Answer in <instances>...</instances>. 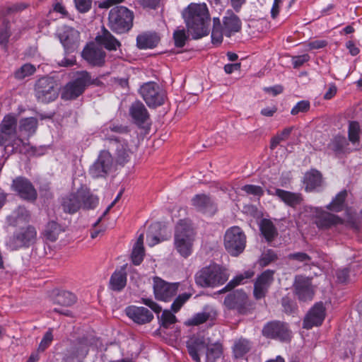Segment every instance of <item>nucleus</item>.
Here are the masks:
<instances>
[{
	"label": "nucleus",
	"instance_id": "1",
	"mask_svg": "<svg viewBox=\"0 0 362 362\" xmlns=\"http://www.w3.org/2000/svg\"><path fill=\"white\" fill-rule=\"evenodd\" d=\"M182 17L193 39H199L209 34L210 16L205 3H191L183 11Z\"/></svg>",
	"mask_w": 362,
	"mask_h": 362
},
{
	"label": "nucleus",
	"instance_id": "2",
	"mask_svg": "<svg viewBox=\"0 0 362 362\" xmlns=\"http://www.w3.org/2000/svg\"><path fill=\"white\" fill-rule=\"evenodd\" d=\"M98 204V197L83 188L78 189L75 193L66 194L61 199V206L63 211L68 214H74L81 208L94 209Z\"/></svg>",
	"mask_w": 362,
	"mask_h": 362
},
{
	"label": "nucleus",
	"instance_id": "3",
	"mask_svg": "<svg viewBox=\"0 0 362 362\" xmlns=\"http://www.w3.org/2000/svg\"><path fill=\"white\" fill-rule=\"evenodd\" d=\"M196 232L191 223L186 220H180L176 226L174 235V247L184 258L190 256L193 252Z\"/></svg>",
	"mask_w": 362,
	"mask_h": 362
},
{
	"label": "nucleus",
	"instance_id": "4",
	"mask_svg": "<svg viewBox=\"0 0 362 362\" xmlns=\"http://www.w3.org/2000/svg\"><path fill=\"white\" fill-rule=\"evenodd\" d=\"M189 354L196 362H200V355L205 354L206 362H216L222 354L221 346L212 344L207 346L204 339L197 337H191L187 341Z\"/></svg>",
	"mask_w": 362,
	"mask_h": 362
},
{
	"label": "nucleus",
	"instance_id": "5",
	"mask_svg": "<svg viewBox=\"0 0 362 362\" xmlns=\"http://www.w3.org/2000/svg\"><path fill=\"white\" fill-rule=\"evenodd\" d=\"M194 278L197 285L204 288L216 287L228 280L225 271L216 264L203 267L196 273Z\"/></svg>",
	"mask_w": 362,
	"mask_h": 362
},
{
	"label": "nucleus",
	"instance_id": "6",
	"mask_svg": "<svg viewBox=\"0 0 362 362\" xmlns=\"http://www.w3.org/2000/svg\"><path fill=\"white\" fill-rule=\"evenodd\" d=\"M101 83L98 78H92L88 71H78L76 74L75 78L64 87L62 98L64 100L76 99L83 93L87 86L90 85L98 86Z\"/></svg>",
	"mask_w": 362,
	"mask_h": 362
},
{
	"label": "nucleus",
	"instance_id": "7",
	"mask_svg": "<svg viewBox=\"0 0 362 362\" xmlns=\"http://www.w3.org/2000/svg\"><path fill=\"white\" fill-rule=\"evenodd\" d=\"M134 13L124 6L113 7L109 12L108 26L115 33L128 32L133 25Z\"/></svg>",
	"mask_w": 362,
	"mask_h": 362
},
{
	"label": "nucleus",
	"instance_id": "8",
	"mask_svg": "<svg viewBox=\"0 0 362 362\" xmlns=\"http://www.w3.org/2000/svg\"><path fill=\"white\" fill-rule=\"evenodd\" d=\"M37 230L32 226H27L16 230L6 240V247L10 250L28 248L37 240Z\"/></svg>",
	"mask_w": 362,
	"mask_h": 362
},
{
	"label": "nucleus",
	"instance_id": "9",
	"mask_svg": "<svg viewBox=\"0 0 362 362\" xmlns=\"http://www.w3.org/2000/svg\"><path fill=\"white\" fill-rule=\"evenodd\" d=\"M59 88L52 77L40 78L35 85V95L38 102L48 103L56 100Z\"/></svg>",
	"mask_w": 362,
	"mask_h": 362
},
{
	"label": "nucleus",
	"instance_id": "10",
	"mask_svg": "<svg viewBox=\"0 0 362 362\" xmlns=\"http://www.w3.org/2000/svg\"><path fill=\"white\" fill-rule=\"evenodd\" d=\"M246 245V236L238 226L228 228L224 235V246L232 256L237 257L242 253Z\"/></svg>",
	"mask_w": 362,
	"mask_h": 362
},
{
	"label": "nucleus",
	"instance_id": "11",
	"mask_svg": "<svg viewBox=\"0 0 362 362\" xmlns=\"http://www.w3.org/2000/svg\"><path fill=\"white\" fill-rule=\"evenodd\" d=\"M139 93L149 107L162 105L166 98L165 90L153 81L144 83L139 89Z\"/></svg>",
	"mask_w": 362,
	"mask_h": 362
},
{
	"label": "nucleus",
	"instance_id": "12",
	"mask_svg": "<svg viewBox=\"0 0 362 362\" xmlns=\"http://www.w3.org/2000/svg\"><path fill=\"white\" fill-rule=\"evenodd\" d=\"M107 146L112 151L116 161L119 164L127 163L132 154V151L127 140L115 136L107 137Z\"/></svg>",
	"mask_w": 362,
	"mask_h": 362
},
{
	"label": "nucleus",
	"instance_id": "13",
	"mask_svg": "<svg viewBox=\"0 0 362 362\" xmlns=\"http://www.w3.org/2000/svg\"><path fill=\"white\" fill-rule=\"evenodd\" d=\"M58 37L66 52H73L78 47L80 33L69 26H62L57 33Z\"/></svg>",
	"mask_w": 362,
	"mask_h": 362
},
{
	"label": "nucleus",
	"instance_id": "14",
	"mask_svg": "<svg viewBox=\"0 0 362 362\" xmlns=\"http://www.w3.org/2000/svg\"><path fill=\"white\" fill-rule=\"evenodd\" d=\"M179 284H170L159 277L153 278V293L158 300L168 301L177 292Z\"/></svg>",
	"mask_w": 362,
	"mask_h": 362
},
{
	"label": "nucleus",
	"instance_id": "15",
	"mask_svg": "<svg viewBox=\"0 0 362 362\" xmlns=\"http://www.w3.org/2000/svg\"><path fill=\"white\" fill-rule=\"evenodd\" d=\"M262 334L267 337L287 341L291 339V332L286 324L279 321L268 322L262 329Z\"/></svg>",
	"mask_w": 362,
	"mask_h": 362
},
{
	"label": "nucleus",
	"instance_id": "16",
	"mask_svg": "<svg viewBox=\"0 0 362 362\" xmlns=\"http://www.w3.org/2000/svg\"><path fill=\"white\" fill-rule=\"evenodd\" d=\"M11 189L25 200L35 201L37 199V193L34 186L23 177H18L13 180Z\"/></svg>",
	"mask_w": 362,
	"mask_h": 362
},
{
	"label": "nucleus",
	"instance_id": "17",
	"mask_svg": "<svg viewBox=\"0 0 362 362\" xmlns=\"http://www.w3.org/2000/svg\"><path fill=\"white\" fill-rule=\"evenodd\" d=\"M224 304L228 308L236 310L241 314H245L250 305L247 296L243 290H236L228 294L225 298Z\"/></svg>",
	"mask_w": 362,
	"mask_h": 362
},
{
	"label": "nucleus",
	"instance_id": "18",
	"mask_svg": "<svg viewBox=\"0 0 362 362\" xmlns=\"http://www.w3.org/2000/svg\"><path fill=\"white\" fill-rule=\"evenodd\" d=\"M112 156L108 151H100L97 160L90 166L89 173L93 177H104L112 165Z\"/></svg>",
	"mask_w": 362,
	"mask_h": 362
},
{
	"label": "nucleus",
	"instance_id": "19",
	"mask_svg": "<svg viewBox=\"0 0 362 362\" xmlns=\"http://www.w3.org/2000/svg\"><path fill=\"white\" fill-rule=\"evenodd\" d=\"M274 274L273 270L267 269L257 276L254 284L253 291L255 299H262L266 296L269 288L274 282Z\"/></svg>",
	"mask_w": 362,
	"mask_h": 362
},
{
	"label": "nucleus",
	"instance_id": "20",
	"mask_svg": "<svg viewBox=\"0 0 362 362\" xmlns=\"http://www.w3.org/2000/svg\"><path fill=\"white\" fill-rule=\"evenodd\" d=\"M82 57L90 65L102 66L105 64L106 54L102 48L92 43L84 47Z\"/></svg>",
	"mask_w": 362,
	"mask_h": 362
},
{
	"label": "nucleus",
	"instance_id": "21",
	"mask_svg": "<svg viewBox=\"0 0 362 362\" xmlns=\"http://www.w3.org/2000/svg\"><path fill=\"white\" fill-rule=\"evenodd\" d=\"M325 317V308L322 302L316 303L303 320V328L311 329L320 325Z\"/></svg>",
	"mask_w": 362,
	"mask_h": 362
},
{
	"label": "nucleus",
	"instance_id": "22",
	"mask_svg": "<svg viewBox=\"0 0 362 362\" xmlns=\"http://www.w3.org/2000/svg\"><path fill=\"white\" fill-rule=\"evenodd\" d=\"M294 288L296 294L300 300L306 301L313 299L314 296V289L312 285L311 279L297 276L295 279Z\"/></svg>",
	"mask_w": 362,
	"mask_h": 362
},
{
	"label": "nucleus",
	"instance_id": "23",
	"mask_svg": "<svg viewBox=\"0 0 362 362\" xmlns=\"http://www.w3.org/2000/svg\"><path fill=\"white\" fill-rule=\"evenodd\" d=\"M92 344L87 337L79 339L77 344L71 349L70 353L65 356L66 362H82L87 356L89 346Z\"/></svg>",
	"mask_w": 362,
	"mask_h": 362
},
{
	"label": "nucleus",
	"instance_id": "24",
	"mask_svg": "<svg viewBox=\"0 0 362 362\" xmlns=\"http://www.w3.org/2000/svg\"><path fill=\"white\" fill-rule=\"evenodd\" d=\"M192 203L198 211L209 216H213L217 211L216 203L204 194L195 195L192 199Z\"/></svg>",
	"mask_w": 362,
	"mask_h": 362
},
{
	"label": "nucleus",
	"instance_id": "25",
	"mask_svg": "<svg viewBox=\"0 0 362 362\" xmlns=\"http://www.w3.org/2000/svg\"><path fill=\"white\" fill-rule=\"evenodd\" d=\"M125 313L134 322L140 325L148 323L153 318L152 313L144 307L129 306Z\"/></svg>",
	"mask_w": 362,
	"mask_h": 362
},
{
	"label": "nucleus",
	"instance_id": "26",
	"mask_svg": "<svg viewBox=\"0 0 362 362\" xmlns=\"http://www.w3.org/2000/svg\"><path fill=\"white\" fill-rule=\"evenodd\" d=\"M223 32L224 35L230 37L241 30L242 23L240 19L233 12H228L223 18Z\"/></svg>",
	"mask_w": 362,
	"mask_h": 362
},
{
	"label": "nucleus",
	"instance_id": "27",
	"mask_svg": "<svg viewBox=\"0 0 362 362\" xmlns=\"http://www.w3.org/2000/svg\"><path fill=\"white\" fill-rule=\"evenodd\" d=\"M341 222L342 220L334 214L321 209H317L316 211L315 223L320 228H328Z\"/></svg>",
	"mask_w": 362,
	"mask_h": 362
},
{
	"label": "nucleus",
	"instance_id": "28",
	"mask_svg": "<svg viewBox=\"0 0 362 362\" xmlns=\"http://www.w3.org/2000/svg\"><path fill=\"white\" fill-rule=\"evenodd\" d=\"M96 42L110 51L117 50L121 47L120 42L106 28H103L101 33L95 37Z\"/></svg>",
	"mask_w": 362,
	"mask_h": 362
},
{
	"label": "nucleus",
	"instance_id": "29",
	"mask_svg": "<svg viewBox=\"0 0 362 362\" xmlns=\"http://www.w3.org/2000/svg\"><path fill=\"white\" fill-rule=\"evenodd\" d=\"M129 115L138 125L143 124L149 119L148 110L141 101H135L132 104Z\"/></svg>",
	"mask_w": 362,
	"mask_h": 362
},
{
	"label": "nucleus",
	"instance_id": "30",
	"mask_svg": "<svg viewBox=\"0 0 362 362\" xmlns=\"http://www.w3.org/2000/svg\"><path fill=\"white\" fill-rule=\"evenodd\" d=\"M2 146L4 147L5 151L11 153L19 152L21 153H25L30 148L29 143L23 141L18 136L17 133Z\"/></svg>",
	"mask_w": 362,
	"mask_h": 362
},
{
	"label": "nucleus",
	"instance_id": "31",
	"mask_svg": "<svg viewBox=\"0 0 362 362\" xmlns=\"http://www.w3.org/2000/svg\"><path fill=\"white\" fill-rule=\"evenodd\" d=\"M275 196L291 207H296L303 201L300 193L291 192L281 189H275Z\"/></svg>",
	"mask_w": 362,
	"mask_h": 362
},
{
	"label": "nucleus",
	"instance_id": "32",
	"mask_svg": "<svg viewBox=\"0 0 362 362\" xmlns=\"http://www.w3.org/2000/svg\"><path fill=\"white\" fill-rule=\"evenodd\" d=\"M160 37L156 33H145L136 37V45L141 49H153L157 46Z\"/></svg>",
	"mask_w": 362,
	"mask_h": 362
},
{
	"label": "nucleus",
	"instance_id": "33",
	"mask_svg": "<svg viewBox=\"0 0 362 362\" xmlns=\"http://www.w3.org/2000/svg\"><path fill=\"white\" fill-rule=\"evenodd\" d=\"M322 177L321 173L316 170H312L305 173L304 177V183L305 185L306 191H313L317 187L321 186Z\"/></svg>",
	"mask_w": 362,
	"mask_h": 362
},
{
	"label": "nucleus",
	"instance_id": "34",
	"mask_svg": "<svg viewBox=\"0 0 362 362\" xmlns=\"http://www.w3.org/2000/svg\"><path fill=\"white\" fill-rule=\"evenodd\" d=\"M127 284V274L124 270L115 271L110 279V287L112 291H120Z\"/></svg>",
	"mask_w": 362,
	"mask_h": 362
},
{
	"label": "nucleus",
	"instance_id": "35",
	"mask_svg": "<svg viewBox=\"0 0 362 362\" xmlns=\"http://www.w3.org/2000/svg\"><path fill=\"white\" fill-rule=\"evenodd\" d=\"M30 221V213L23 207H18L11 216L8 217L10 225L18 226L21 223H28Z\"/></svg>",
	"mask_w": 362,
	"mask_h": 362
},
{
	"label": "nucleus",
	"instance_id": "36",
	"mask_svg": "<svg viewBox=\"0 0 362 362\" xmlns=\"http://www.w3.org/2000/svg\"><path fill=\"white\" fill-rule=\"evenodd\" d=\"M254 276V272L252 270H247L243 272V274H240L234 277L229 283L221 289L219 293H223L230 289L233 288L236 286L244 284L246 282V280L252 278Z\"/></svg>",
	"mask_w": 362,
	"mask_h": 362
},
{
	"label": "nucleus",
	"instance_id": "37",
	"mask_svg": "<svg viewBox=\"0 0 362 362\" xmlns=\"http://www.w3.org/2000/svg\"><path fill=\"white\" fill-rule=\"evenodd\" d=\"M144 234L141 233L134 244L132 253V259L134 264L139 265L141 263L144 256Z\"/></svg>",
	"mask_w": 362,
	"mask_h": 362
},
{
	"label": "nucleus",
	"instance_id": "38",
	"mask_svg": "<svg viewBox=\"0 0 362 362\" xmlns=\"http://www.w3.org/2000/svg\"><path fill=\"white\" fill-rule=\"evenodd\" d=\"M346 197L347 191L345 189L341 191L334 197L331 203L327 206V209L335 212L342 211L344 208Z\"/></svg>",
	"mask_w": 362,
	"mask_h": 362
},
{
	"label": "nucleus",
	"instance_id": "39",
	"mask_svg": "<svg viewBox=\"0 0 362 362\" xmlns=\"http://www.w3.org/2000/svg\"><path fill=\"white\" fill-rule=\"evenodd\" d=\"M76 301L75 295L69 291H63L57 293L54 303L63 306H71Z\"/></svg>",
	"mask_w": 362,
	"mask_h": 362
},
{
	"label": "nucleus",
	"instance_id": "40",
	"mask_svg": "<svg viewBox=\"0 0 362 362\" xmlns=\"http://www.w3.org/2000/svg\"><path fill=\"white\" fill-rule=\"evenodd\" d=\"M260 230L267 241H272L277 235L276 230L272 221L267 219L262 221Z\"/></svg>",
	"mask_w": 362,
	"mask_h": 362
},
{
	"label": "nucleus",
	"instance_id": "41",
	"mask_svg": "<svg viewBox=\"0 0 362 362\" xmlns=\"http://www.w3.org/2000/svg\"><path fill=\"white\" fill-rule=\"evenodd\" d=\"M11 27L8 21L4 20L0 26V47L4 49L8 47L9 37H11Z\"/></svg>",
	"mask_w": 362,
	"mask_h": 362
},
{
	"label": "nucleus",
	"instance_id": "42",
	"mask_svg": "<svg viewBox=\"0 0 362 362\" xmlns=\"http://www.w3.org/2000/svg\"><path fill=\"white\" fill-rule=\"evenodd\" d=\"M211 317V312L204 310L196 313L191 318L188 319L185 325L188 326H197L204 323Z\"/></svg>",
	"mask_w": 362,
	"mask_h": 362
},
{
	"label": "nucleus",
	"instance_id": "43",
	"mask_svg": "<svg viewBox=\"0 0 362 362\" xmlns=\"http://www.w3.org/2000/svg\"><path fill=\"white\" fill-rule=\"evenodd\" d=\"M0 131L17 132V119L11 115H7L0 123Z\"/></svg>",
	"mask_w": 362,
	"mask_h": 362
},
{
	"label": "nucleus",
	"instance_id": "44",
	"mask_svg": "<svg viewBox=\"0 0 362 362\" xmlns=\"http://www.w3.org/2000/svg\"><path fill=\"white\" fill-rule=\"evenodd\" d=\"M61 231L59 225L55 221H50L46 226L44 234L46 238L51 241H55Z\"/></svg>",
	"mask_w": 362,
	"mask_h": 362
},
{
	"label": "nucleus",
	"instance_id": "45",
	"mask_svg": "<svg viewBox=\"0 0 362 362\" xmlns=\"http://www.w3.org/2000/svg\"><path fill=\"white\" fill-rule=\"evenodd\" d=\"M294 127H288L277 133L271 139L270 148L274 149L281 141L288 139Z\"/></svg>",
	"mask_w": 362,
	"mask_h": 362
},
{
	"label": "nucleus",
	"instance_id": "46",
	"mask_svg": "<svg viewBox=\"0 0 362 362\" xmlns=\"http://www.w3.org/2000/svg\"><path fill=\"white\" fill-rule=\"evenodd\" d=\"M214 27L211 32V42L214 45H219L223 40L224 33L218 18H214L213 20Z\"/></svg>",
	"mask_w": 362,
	"mask_h": 362
},
{
	"label": "nucleus",
	"instance_id": "47",
	"mask_svg": "<svg viewBox=\"0 0 362 362\" xmlns=\"http://www.w3.org/2000/svg\"><path fill=\"white\" fill-rule=\"evenodd\" d=\"M37 127V120L34 117L25 118L21 121L20 129L24 131L30 136L33 134Z\"/></svg>",
	"mask_w": 362,
	"mask_h": 362
},
{
	"label": "nucleus",
	"instance_id": "48",
	"mask_svg": "<svg viewBox=\"0 0 362 362\" xmlns=\"http://www.w3.org/2000/svg\"><path fill=\"white\" fill-rule=\"evenodd\" d=\"M250 349V341L247 339H240L235 342L233 346V352L236 358L242 357L249 351Z\"/></svg>",
	"mask_w": 362,
	"mask_h": 362
},
{
	"label": "nucleus",
	"instance_id": "49",
	"mask_svg": "<svg viewBox=\"0 0 362 362\" xmlns=\"http://www.w3.org/2000/svg\"><path fill=\"white\" fill-rule=\"evenodd\" d=\"M348 142L344 136H336L332 140L330 146L331 148L337 153L346 152V147L348 146Z\"/></svg>",
	"mask_w": 362,
	"mask_h": 362
},
{
	"label": "nucleus",
	"instance_id": "50",
	"mask_svg": "<svg viewBox=\"0 0 362 362\" xmlns=\"http://www.w3.org/2000/svg\"><path fill=\"white\" fill-rule=\"evenodd\" d=\"M192 293H184L179 295L171 305V309L174 313L178 312L182 305L190 298Z\"/></svg>",
	"mask_w": 362,
	"mask_h": 362
},
{
	"label": "nucleus",
	"instance_id": "51",
	"mask_svg": "<svg viewBox=\"0 0 362 362\" xmlns=\"http://www.w3.org/2000/svg\"><path fill=\"white\" fill-rule=\"evenodd\" d=\"M35 71V68L33 65L25 64L15 72V77L18 79H23L26 76L33 74Z\"/></svg>",
	"mask_w": 362,
	"mask_h": 362
},
{
	"label": "nucleus",
	"instance_id": "52",
	"mask_svg": "<svg viewBox=\"0 0 362 362\" xmlns=\"http://www.w3.org/2000/svg\"><path fill=\"white\" fill-rule=\"evenodd\" d=\"M176 317L170 311L165 310L160 317L161 326L165 328H169L171 325L176 322Z\"/></svg>",
	"mask_w": 362,
	"mask_h": 362
},
{
	"label": "nucleus",
	"instance_id": "53",
	"mask_svg": "<svg viewBox=\"0 0 362 362\" xmlns=\"http://www.w3.org/2000/svg\"><path fill=\"white\" fill-rule=\"evenodd\" d=\"M360 125L357 122H351L349 125V139L352 143L359 140Z\"/></svg>",
	"mask_w": 362,
	"mask_h": 362
},
{
	"label": "nucleus",
	"instance_id": "54",
	"mask_svg": "<svg viewBox=\"0 0 362 362\" xmlns=\"http://www.w3.org/2000/svg\"><path fill=\"white\" fill-rule=\"evenodd\" d=\"M241 189L247 194H251L257 197L258 199L264 194L263 188L255 185H245L241 187Z\"/></svg>",
	"mask_w": 362,
	"mask_h": 362
},
{
	"label": "nucleus",
	"instance_id": "55",
	"mask_svg": "<svg viewBox=\"0 0 362 362\" xmlns=\"http://www.w3.org/2000/svg\"><path fill=\"white\" fill-rule=\"evenodd\" d=\"M288 258L290 260H294L305 265L309 264L311 262V257L308 254L300 252L291 253L288 255Z\"/></svg>",
	"mask_w": 362,
	"mask_h": 362
},
{
	"label": "nucleus",
	"instance_id": "56",
	"mask_svg": "<svg viewBox=\"0 0 362 362\" xmlns=\"http://www.w3.org/2000/svg\"><path fill=\"white\" fill-rule=\"evenodd\" d=\"M310 109V103L308 100L298 102L291 110V114L296 115L300 112H306Z\"/></svg>",
	"mask_w": 362,
	"mask_h": 362
},
{
	"label": "nucleus",
	"instance_id": "57",
	"mask_svg": "<svg viewBox=\"0 0 362 362\" xmlns=\"http://www.w3.org/2000/svg\"><path fill=\"white\" fill-rule=\"evenodd\" d=\"M175 45L177 47H182L185 45L187 38L184 30H176L173 34Z\"/></svg>",
	"mask_w": 362,
	"mask_h": 362
},
{
	"label": "nucleus",
	"instance_id": "58",
	"mask_svg": "<svg viewBox=\"0 0 362 362\" xmlns=\"http://www.w3.org/2000/svg\"><path fill=\"white\" fill-rule=\"evenodd\" d=\"M93 0H74L76 9L81 13H86L92 6Z\"/></svg>",
	"mask_w": 362,
	"mask_h": 362
},
{
	"label": "nucleus",
	"instance_id": "59",
	"mask_svg": "<svg viewBox=\"0 0 362 362\" xmlns=\"http://www.w3.org/2000/svg\"><path fill=\"white\" fill-rule=\"evenodd\" d=\"M52 340H53V335H52V331L49 330L43 336V338L42 339V340L39 344L38 351H45L50 345Z\"/></svg>",
	"mask_w": 362,
	"mask_h": 362
},
{
	"label": "nucleus",
	"instance_id": "60",
	"mask_svg": "<svg viewBox=\"0 0 362 362\" xmlns=\"http://www.w3.org/2000/svg\"><path fill=\"white\" fill-rule=\"evenodd\" d=\"M28 5L24 3H16L11 6H8L5 8V11H4V15H9L11 13H17L21 11L26 8Z\"/></svg>",
	"mask_w": 362,
	"mask_h": 362
},
{
	"label": "nucleus",
	"instance_id": "61",
	"mask_svg": "<svg viewBox=\"0 0 362 362\" xmlns=\"http://www.w3.org/2000/svg\"><path fill=\"white\" fill-rule=\"evenodd\" d=\"M277 256L272 250H268L262 254L261 262L263 265H267L270 262L276 259Z\"/></svg>",
	"mask_w": 362,
	"mask_h": 362
},
{
	"label": "nucleus",
	"instance_id": "62",
	"mask_svg": "<svg viewBox=\"0 0 362 362\" xmlns=\"http://www.w3.org/2000/svg\"><path fill=\"white\" fill-rule=\"evenodd\" d=\"M141 302L157 314L160 313L162 310L161 307L151 298H142Z\"/></svg>",
	"mask_w": 362,
	"mask_h": 362
},
{
	"label": "nucleus",
	"instance_id": "63",
	"mask_svg": "<svg viewBox=\"0 0 362 362\" xmlns=\"http://www.w3.org/2000/svg\"><path fill=\"white\" fill-rule=\"evenodd\" d=\"M310 59V56L308 54H303L300 56H296L293 57L292 63L294 68H299L305 62H308Z\"/></svg>",
	"mask_w": 362,
	"mask_h": 362
},
{
	"label": "nucleus",
	"instance_id": "64",
	"mask_svg": "<svg viewBox=\"0 0 362 362\" xmlns=\"http://www.w3.org/2000/svg\"><path fill=\"white\" fill-rule=\"evenodd\" d=\"M349 270L348 268H343L337 270V280L341 283H345L349 279Z\"/></svg>",
	"mask_w": 362,
	"mask_h": 362
}]
</instances>
